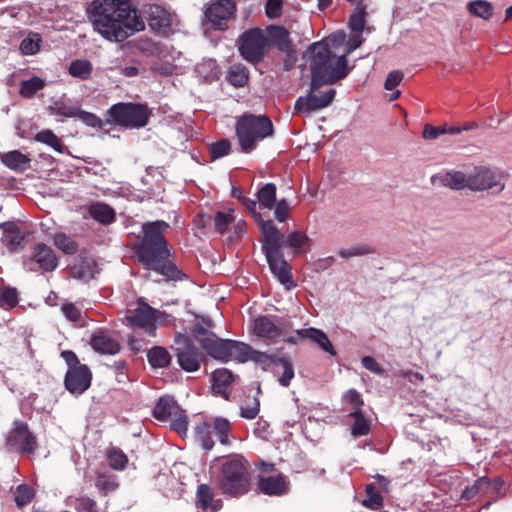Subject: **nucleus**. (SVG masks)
Returning a JSON list of instances; mask_svg holds the SVG:
<instances>
[{
  "label": "nucleus",
  "instance_id": "f257e3e1",
  "mask_svg": "<svg viewBox=\"0 0 512 512\" xmlns=\"http://www.w3.org/2000/svg\"><path fill=\"white\" fill-rule=\"evenodd\" d=\"M87 12L94 30L111 42H123L145 29L138 10L129 0H94Z\"/></svg>",
  "mask_w": 512,
  "mask_h": 512
},
{
  "label": "nucleus",
  "instance_id": "f03ea898",
  "mask_svg": "<svg viewBox=\"0 0 512 512\" xmlns=\"http://www.w3.org/2000/svg\"><path fill=\"white\" fill-rule=\"evenodd\" d=\"M169 228V224L162 220L144 223L135 254L146 269L158 272L167 281H183L187 275L169 260L171 253L165 238Z\"/></svg>",
  "mask_w": 512,
  "mask_h": 512
},
{
  "label": "nucleus",
  "instance_id": "7ed1b4c3",
  "mask_svg": "<svg viewBox=\"0 0 512 512\" xmlns=\"http://www.w3.org/2000/svg\"><path fill=\"white\" fill-rule=\"evenodd\" d=\"M344 36L331 35L330 37L312 43L308 51L311 52L310 71L312 88H321L323 85H333L346 78L352 68L348 66L346 56H337L331 50V45L342 43Z\"/></svg>",
  "mask_w": 512,
  "mask_h": 512
},
{
  "label": "nucleus",
  "instance_id": "20e7f679",
  "mask_svg": "<svg viewBox=\"0 0 512 512\" xmlns=\"http://www.w3.org/2000/svg\"><path fill=\"white\" fill-rule=\"evenodd\" d=\"M251 477L247 460L239 454L222 458L217 486L224 494L240 497L250 490Z\"/></svg>",
  "mask_w": 512,
  "mask_h": 512
},
{
  "label": "nucleus",
  "instance_id": "39448f33",
  "mask_svg": "<svg viewBox=\"0 0 512 512\" xmlns=\"http://www.w3.org/2000/svg\"><path fill=\"white\" fill-rule=\"evenodd\" d=\"M267 226V229L263 228L262 251L271 272L286 289L290 290L296 284L292 278L291 267L281 252L283 235L278 228H272L271 225Z\"/></svg>",
  "mask_w": 512,
  "mask_h": 512
},
{
  "label": "nucleus",
  "instance_id": "423d86ee",
  "mask_svg": "<svg viewBox=\"0 0 512 512\" xmlns=\"http://www.w3.org/2000/svg\"><path fill=\"white\" fill-rule=\"evenodd\" d=\"M235 131L241 151L249 154L259 141L273 135L274 126L266 115L244 114L238 118Z\"/></svg>",
  "mask_w": 512,
  "mask_h": 512
},
{
  "label": "nucleus",
  "instance_id": "0eeeda50",
  "mask_svg": "<svg viewBox=\"0 0 512 512\" xmlns=\"http://www.w3.org/2000/svg\"><path fill=\"white\" fill-rule=\"evenodd\" d=\"M151 116L152 112L145 103L119 102L106 111L105 123L124 129H140L148 124Z\"/></svg>",
  "mask_w": 512,
  "mask_h": 512
},
{
  "label": "nucleus",
  "instance_id": "6e6552de",
  "mask_svg": "<svg viewBox=\"0 0 512 512\" xmlns=\"http://www.w3.org/2000/svg\"><path fill=\"white\" fill-rule=\"evenodd\" d=\"M237 48L240 56L246 62L257 66L269 54L271 41L263 29L254 27L239 36Z\"/></svg>",
  "mask_w": 512,
  "mask_h": 512
},
{
  "label": "nucleus",
  "instance_id": "1a4fd4ad",
  "mask_svg": "<svg viewBox=\"0 0 512 512\" xmlns=\"http://www.w3.org/2000/svg\"><path fill=\"white\" fill-rule=\"evenodd\" d=\"M39 447L37 436L30 430L29 424L15 419L5 437V449L20 455L31 456Z\"/></svg>",
  "mask_w": 512,
  "mask_h": 512
},
{
  "label": "nucleus",
  "instance_id": "9d476101",
  "mask_svg": "<svg viewBox=\"0 0 512 512\" xmlns=\"http://www.w3.org/2000/svg\"><path fill=\"white\" fill-rule=\"evenodd\" d=\"M152 414L159 421H169L171 429L181 436L186 435L189 425L188 416L173 396L160 397Z\"/></svg>",
  "mask_w": 512,
  "mask_h": 512
},
{
  "label": "nucleus",
  "instance_id": "9b49d317",
  "mask_svg": "<svg viewBox=\"0 0 512 512\" xmlns=\"http://www.w3.org/2000/svg\"><path fill=\"white\" fill-rule=\"evenodd\" d=\"M174 342L173 350L179 366L186 372L198 371L205 357L193 340L178 333L175 335Z\"/></svg>",
  "mask_w": 512,
  "mask_h": 512
},
{
  "label": "nucleus",
  "instance_id": "f8f14e48",
  "mask_svg": "<svg viewBox=\"0 0 512 512\" xmlns=\"http://www.w3.org/2000/svg\"><path fill=\"white\" fill-rule=\"evenodd\" d=\"M320 88H312V80L310 81L309 90L305 96H300L295 102V113L301 115H310L312 112L328 107L334 100L336 90L333 88L327 89L320 95L317 91Z\"/></svg>",
  "mask_w": 512,
  "mask_h": 512
},
{
  "label": "nucleus",
  "instance_id": "ddd939ff",
  "mask_svg": "<svg viewBox=\"0 0 512 512\" xmlns=\"http://www.w3.org/2000/svg\"><path fill=\"white\" fill-rule=\"evenodd\" d=\"M58 257L55 251L44 243H37L32 255L23 262L24 267L33 272H53L58 267Z\"/></svg>",
  "mask_w": 512,
  "mask_h": 512
},
{
  "label": "nucleus",
  "instance_id": "4468645a",
  "mask_svg": "<svg viewBox=\"0 0 512 512\" xmlns=\"http://www.w3.org/2000/svg\"><path fill=\"white\" fill-rule=\"evenodd\" d=\"M502 179L501 172L486 166H476L468 174V189L473 192H483L499 186V190L502 191L505 188V185L501 183Z\"/></svg>",
  "mask_w": 512,
  "mask_h": 512
},
{
  "label": "nucleus",
  "instance_id": "2eb2a0df",
  "mask_svg": "<svg viewBox=\"0 0 512 512\" xmlns=\"http://www.w3.org/2000/svg\"><path fill=\"white\" fill-rule=\"evenodd\" d=\"M235 11L236 5L232 0H217L206 9L205 16L213 29L224 31Z\"/></svg>",
  "mask_w": 512,
  "mask_h": 512
},
{
  "label": "nucleus",
  "instance_id": "dca6fc26",
  "mask_svg": "<svg viewBox=\"0 0 512 512\" xmlns=\"http://www.w3.org/2000/svg\"><path fill=\"white\" fill-rule=\"evenodd\" d=\"M92 372L87 365H80L74 369H68L64 385L67 391L73 395H81L91 386Z\"/></svg>",
  "mask_w": 512,
  "mask_h": 512
},
{
  "label": "nucleus",
  "instance_id": "f3484780",
  "mask_svg": "<svg viewBox=\"0 0 512 512\" xmlns=\"http://www.w3.org/2000/svg\"><path fill=\"white\" fill-rule=\"evenodd\" d=\"M160 312L150 305L143 303L134 309L132 315L127 316L128 323L133 327L144 329L149 335L156 334V316Z\"/></svg>",
  "mask_w": 512,
  "mask_h": 512
},
{
  "label": "nucleus",
  "instance_id": "a211bd4d",
  "mask_svg": "<svg viewBox=\"0 0 512 512\" xmlns=\"http://www.w3.org/2000/svg\"><path fill=\"white\" fill-rule=\"evenodd\" d=\"M198 343L202 349L213 359L228 362L229 361V347L231 340L221 339L214 333H210L206 337L198 338Z\"/></svg>",
  "mask_w": 512,
  "mask_h": 512
},
{
  "label": "nucleus",
  "instance_id": "6ab92c4d",
  "mask_svg": "<svg viewBox=\"0 0 512 512\" xmlns=\"http://www.w3.org/2000/svg\"><path fill=\"white\" fill-rule=\"evenodd\" d=\"M148 24L154 32L161 36H168L172 31V15L159 5L151 7Z\"/></svg>",
  "mask_w": 512,
  "mask_h": 512
},
{
  "label": "nucleus",
  "instance_id": "aec40b11",
  "mask_svg": "<svg viewBox=\"0 0 512 512\" xmlns=\"http://www.w3.org/2000/svg\"><path fill=\"white\" fill-rule=\"evenodd\" d=\"M90 345L99 354L114 355L120 350V343L104 329H98L92 334Z\"/></svg>",
  "mask_w": 512,
  "mask_h": 512
},
{
  "label": "nucleus",
  "instance_id": "412c9836",
  "mask_svg": "<svg viewBox=\"0 0 512 512\" xmlns=\"http://www.w3.org/2000/svg\"><path fill=\"white\" fill-rule=\"evenodd\" d=\"M252 332L255 336L274 341L283 335L280 325L269 316H258L253 320Z\"/></svg>",
  "mask_w": 512,
  "mask_h": 512
},
{
  "label": "nucleus",
  "instance_id": "4be33fe9",
  "mask_svg": "<svg viewBox=\"0 0 512 512\" xmlns=\"http://www.w3.org/2000/svg\"><path fill=\"white\" fill-rule=\"evenodd\" d=\"M259 492L269 496H281L288 492V482L284 475L277 476H259Z\"/></svg>",
  "mask_w": 512,
  "mask_h": 512
},
{
  "label": "nucleus",
  "instance_id": "5701e85b",
  "mask_svg": "<svg viewBox=\"0 0 512 512\" xmlns=\"http://www.w3.org/2000/svg\"><path fill=\"white\" fill-rule=\"evenodd\" d=\"M212 390L215 394L229 400V387L234 380L233 373L226 369H216L211 376Z\"/></svg>",
  "mask_w": 512,
  "mask_h": 512
},
{
  "label": "nucleus",
  "instance_id": "b1692460",
  "mask_svg": "<svg viewBox=\"0 0 512 512\" xmlns=\"http://www.w3.org/2000/svg\"><path fill=\"white\" fill-rule=\"evenodd\" d=\"M266 34L271 45L273 44L280 52L295 47L289 31L283 26L270 25L266 29Z\"/></svg>",
  "mask_w": 512,
  "mask_h": 512
},
{
  "label": "nucleus",
  "instance_id": "393cba45",
  "mask_svg": "<svg viewBox=\"0 0 512 512\" xmlns=\"http://www.w3.org/2000/svg\"><path fill=\"white\" fill-rule=\"evenodd\" d=\"M197 503L203 510L219 511L222 506L221 499H215L212 488L207 484H200L196 492Z\"/></svg>",
  "mask_w": 512,
  "mask_h": 512
},
{
  "label": "nucleus",
  "instance_id": "a878e982",
  "mask_svg": "<svg viewBox=\"0 0 512 512\" xmlns=\"http://www.w3.org/2000/svg\"><path fill=\"white\" fill-rule=\"evenodd\" d=\"M0 229L3 231L2 240L10 250L14 251L21 246L25 236L17 224L14 222H3L0 224Z\"/></svg>",
  "mask_w": 512,
  "mask_h": 512
},
{
  "label": "nucleus",
  "instance_id": "bb28decb",
  "mask_svg": "<svg viewBox=\"0 0 512 512\" xmlns=\"http://www.w3.org/2000/svg\"><path fill=\"white\" fill-rule=\"evenodd\" d=\"M1 162L11 170L23 172L29 167L31 160L19 150H13L2 154Z\"/></svg>",
  "mask_w": 512,
  "mask_h": 512
},
{
  "label": "nucleus",
  "instance_id": "cd10ccee",
  "mask_svg": "<svg viewBox=\"0 0 512 512\" xmlns=\"http://www.w3.org/2000/svg\"><path fill=\"white\" fill-rule=\"evenodd\" d=\"M443 186L452 190L468 189V175L462 171L451 170L439 176Z\"/></svg>",
  "mask_w": 512,
  "mask_h": 512
},
{
  "label": "nucleus",
  "instance_id": "c85d7f7f",
  "mask_svg": "<svg viewBox=\"0 0 512 512\" xmlns=\"http://www.w3.org/2000/svg\"><path fill=\"white\" fill-rule=\"evenodd\" d=\"M89 215L103 225H109L115 221L114 209L108 204L96 202L90 205Z\"/></svg>",
  "mask_w": 512,
  "mask_h": 512
},
{
  "label": "nucleus",
  "instance_id": "c756f323",
  "mask_svg": "<svg viewBox=\"0 0 512 512\" xmlns=\"http://www.w3.org/2000/svg\"><path fill=\"white\" fill-rule=\"evenodd\" d=\"M304 336H306L311 342L317 344L319 348L329 355L336 356L337 353L334 346L322 330L313 327L304 328Z\"/></svg>",
  "mask_w": 512,
  "mask_h": 512
},
{
  "label": "nucleus",
  "instance_id": "7c9ffc66",
  "mask_svg": "<svg viewBox=\"0 0 512 512\" xmlns=\"http://www.w3.org/2000/svg\"><path fill=\"white\" fill-rule=\"evenodd\" d=\"M226 78L232 86L240 88L248 83L250 73L244 64L236 63L229 67Z\"/></svg>",
  "mask_w": 512,
  "mask_h": 512
},
{
  "label": "nucleus",
  "instance_id": "2f4dec72",
  "mask_svg": "<svg viewBox=\"0 0 512 512\" xmlns=\"http://www.w3.org/2000/svg\"><path fill=\"white\" fill-rule=\"evenodd\" d=\"M349 416L354 419L351 426V435L355 438L367 436L371 432L370 420L365 418L362 410H354Z\"/></svg>",
  "mask_w": 512,
  "mask_h": 512
},
{
  "label": "nucleus",
  "instance_id": "473e14b6",
  "mask_svg": "<svg viewBox=\"0 0 512 512\" xmlns=\"http://www.w3.org/2000/svg\"><path fill=\"white\" fill-rule=\"evenodd\" d=\"M147 359L153 368H166L171 364V355L162 346H154L147 353Z\"/></svg>",
  "mask_w": 512,
  "mask_h": 512
},
{
  "label": "nucleus",
  "instance_id": "72a5a7b5",
  "mask_svg": "<svg viewBox=\"0 0 512 512\" xmlns=\"http://www.w3.org/2000/svg\"><path fill=\"white\" fill-rule=\"evenodd\" d=\"M277 187L274 183H266L256 192V199L260 207L271 210L276 204Z\"/></svg>",
  "mask_w": 512,
  "mask_h": 512
},
{
  "label": "nucleus",
  "instance_id": "f704fd0d",
  "mask_svg": "<svg viewBox=\"0 0 512 512\" xmlns=\"http://www.w3.org/2000/svg\"><path fill=\"white\" fill-rule=\"evenodd\" d=\"M467 11L474 17L489 20L494 14V6L486 0H473L467 4Z\"/></svg>",
  "mask_w": 512,
  "mask_h": 512
},
{
  "label": "nucleus",
  "instance_id": "c9c22d12",
  "mask_svg": "<svg viewBox=\"0 0 512 512\" xmlns=\"http://www.w3.org/2000/svg\"><path fill=\"white\" fill-rule=\"evenodd\" d=\"M240 203L246 208V210L252 215L255 222L257 223L261 234L263 235V228L267 229V225H271L272 228H277L272 220H264L261 214L257 211L259 205L257 199H252L247 196H243Z\"/></svg>",
  "mask_w": 512,
  "mask_h": 512
},
{
  "label": "nucleus",
  "instance_id": "e433bc0d",
  "mask_svg": "<svg viewBox=\"0 0 512 512\" xmlns=\"http://www.w3.org/2000/svg\"><path fill=\"white\" fill-rule=\"evenodd\" d=\"M68 72L72 77L86 81L91 78L93 65L87 59H76L70 63Z\"/></svg>",
  "mask_w": 512,
  "mask_h": 512
},
{
  "label": "nucleus",
  "instance_id": "4c0bfd02",
  "mask_svg": "<svg viewBox=\"0 0 512 512\" xmlns=\"http://www.w3.org/2000/svg\"><path fill=\"white\" fill-rule=\"evenodd\" d=\"M366 9V4L360 0L348 20L350 29L358 34L363 32L366 25Z\"/></svg>",
  "mask_w": 512,
  "mask_h": 512
},
{
  "label": "nucleus",
  "instance_id": "58836bf2",
  "mask_svg": "<svg viewBox=\"0 0 512 512\" xmlns=\"http://www.w3.org/2000/svg\"><path fill=\"white\" fill-rule=\"evenodd\" d=\"M212 433V427L207 422H201L196 426L195 439L205 450H211L214 447Z\"/></svg>",
  "mask_w": 512,
  "mask_h": 512
},
{
  "label": "nucleus",
  "instance_id": "ea45409f",
  "mask_svg": "<svg viewBox=\"0 0 512 512\" xmlns=\"http://www.w3.org/2000/svg\"><path fill=\"white\" fill-rule=\"evenodd\" d=\"M366 498L362 500V505L368 509L378 510L383 506L384 499L373 483L365 487Z\"/></svg>",
  "mask_w": 512,
  "mask_h": 512
},
{
  "label": "nucleus",
  "instance_id": "a19ab883",
  "mask_svg": "<svg viewBox=\"0 0 512 512\" xmlns=\"http://www.w3.org/2000/svg\"><path fill=\"white\" fill-rule=\"evenodd\" d=\"M252 349L253 348L249 344L231 340V346L229 347V361L232 359L242 363L249 361Z\"/></svg>",
  "mask_w": 512,
  "mask_h": 512
},
{
  "label": "nucleus",
  "instance_id": "79ce46f5",
  "mask_svg": "<svg viewBox=\"0 0 512 512\" xmlns=\"http://www.w3.org/2000/svg\"><path fill=\"white\" fill-rule=\"evenodd\" d=\"M211 427L212 432L216 435L222 445L230 444L229 434L231 432V423L227 419L217 417L214 419Z\"/></svg>",
  "mask_w": 512,
  "mask_h": 512
},
{
  "label": "nucleus",
  "instance_id": "37998d69",
  "mask_svg": "<svg viewBox=\"0 0 512 512\" xmlns=\"http://www.w3.org/2000/svg\"><path fill=\"white\" fill-rule=\"evenodd\" d=\"M106 456L109 466L113 470H123L126 468L128 458L126 454L118 447H111L107 449Z\"/></svg>",
  "mask_w": 512,
  "mask_h": 512
},
{
  "label": "nucleus",
  "instance_id": "c03bdc74",
  "mask_svg": "<svg viewBox=\"0 0 512 512\" xmlns=\"http://www.w3.org/2000/svg\"><path fill=\"white\" fill-rule=\"evenodd\" d=\"M45 82L43 79L34 76L29 80L22 81L19 93L24 98H32L39 90L43 89Z\"/></svg>",
  "mask_w": 512,
  "mask_h": 512
},
{
  "label": "nucleus",
  "instance_id": "a18cd8bd",
  "mask_svg": "<svg viewBox=\"0 0 512 512\" xmlns=\"http://www.w3.org/2000/svg\"><path fill=\"white\" fill-rule=\"evenodd\" d=\"M54 245L67 255H74L78 251V244L65 233H57L53 237Z\"/></svg>",
  "mask_w": 512,
  "mask_h": 512
},
{
  "label": "nucleus",
  "instance_id": "49530a36",
  "mask_svg": "<svg viewBox=\"0 0 512 512\" xmlns=\"http://www.w3.org/2000/svg\"><path fill=\"white\" fill-rule=\"evenodd\" d=\"M275 365H281L283 368L282 375L278 378V382L282 387H288L291 380L294 378V367L291 360L287 357H280L275 359Z\"/></svg>",
  "mask_w": 512,
  "mask_h": 512
},
{
  "label": "nucleus",
  "instance_id": "de8ad7c7",
  "mask_svg": "<svg viewBox=\"0 0 512 512\" xmlns=\"http://www.w3.org/2000/svg\"><path fill=\"white\" fill-rule=\"evenodd\" d=\"M37 142L46 144L53 148L55 151L62 153L64 145L62 144L59 137L52 130H42L35 135Z\"/></svg>",
  "mask_w": 512,
  "mask_h": 512
},
{
  "label": "nucleus",
  "instance_id": "09e8293b",
  "mask_svg": "<svg viewBox=\"0 0 512 512\" xmlns=\"http://www.w3.org/2000/svg\"><path fill=\"white\" fill-rule=\"evenodd\" d=\"M35 496V491L27 484H20L14 491V500L19 508L28 505Z\"/></svg>",
  "mask_w": 512,
  "mask_h": 512
},
{
  "label": "nucleus",
  "instance_id": "8fccbe9b",
  "mask_svg": "<svg viewBox=\"0 0 512 512\" xmlns=\"http://www.w3.org/2000/svg\"><path fill=\"white\" fill-rule=\"evenodd\" d=\"M42 39L38 33H30L20 43V51L23 55H34L40 50Z\"/></svg>",
  "mask_w": 512,
  "mask_h": 512
},
{
  "label": "nucleus",
  "instance_id": "3c124183",
  "mask_svg": "<svg viewBox=\"0 0 512 512\" xmlns=\"http://www.w3.org/2000/svg\"><path fill=\"white\" fill-rule=\"evenodd\" d=\"M234 210L228 212L218 211L214 218V228L219 234H224L228 226L235 220Z\"/></svg>",
  "mask_w": 512,
  "mask_h": 512
},
{
  "label": "nucleus",
  "instance_id": "603ef678",
  "mask_svg": "<svg viewBox=\"0 0 512 512\" xmlns=\"http://www.w3.org/2000/svg\"><path fill=\"white\" fill-rule=\"evenodd\" d=\"M276 358H278V356L275 354H268L266 352L252 349L251 355L249 356V361L260 365L264 370H267L271 364H275Z\"/></svg>",
  "mask_w": 512,
  "mask_h": 512
},
{
  "label": "nucleus",
  "instance_id": "864d4df0",
  "mask_svg": "<svg viewBox=\"0 0 512 512\" xmlns=\"http://www.w3.org/2000/svg\"><path fill=\"white\" fill-rule=\"evenodd\" d=\"M95 486L97 489L102 492L104 495L108 494L109 492L114 491L118 484L115 481V477L111 475L106 474H98Z\"/></svg>",
  "mask_w": 512,
  "mask_h": 512
},
{
  "label": "nucleus",
  "instance_id": "5fc2aeb1",
  "mask_svg": "<svg viewBox=\"0 0 512 512\" xmlns=\"http://www.w3.org/2000/svg\"><path fill=\"white\" fill-rule=\"evenodd\" d=\"M310 242L309 237L304 232L294 231L287 236L286 245L300 251L306 244Z\"/></svg>",
  "mask_w": 512,
  "mask_h": 512
},
{
  "label": "nucleus",
  "instance_id": "6e6d98bb",
  "mask_svg": "<svg viewBox=\"0 0 512 512\" xmlns=\"http://www.w3.org/2000/svg\"><path fill=\"white\" fill-rule=\"evenodd\" d=\"M260 411V401L258 397L249 399L245 405L240 407V416L242 418L252 420L257 417Z\"/></svg>",
  "mask_w": 512,
  "mask_h": 512
},
{
  "label": "nucleus",
  "instance_id": "4d7b16f0",
  "mask_svg": "<svg viewBox=\"0 0 512 512\" xmlns=\"http://www.w3.org/2000/svg\"><path fill=\"white\" fill-rule=\"evenodd\" d=\"M73 505L77 512H98L96 501L88 496L75 498Z\"/></svg>",
  "mask_w": 512,
  "mask_h": 512
},
{
  "label": "nucleus",
  "instance_id": "13d9d810",
  "mask_svg": "<svg viewBox=\"0 0 512 512\" xmlns=\"http://www.w3.org/2000/svg\"><path fill=\"white\" fill-rule=\"evenodd\" d=\"M230 150H231L230 141L227 139H223V140L213 143L210 146V155H211L212 160H216L218 158L228 155Z\"/></svg>",
  "mask_w": 512,
  "mask_h": 512
},
{
  "label": "nucleus",
  "instance_id": "bf43d9fd",
  "mask_svg": "<svg viewBox=\"0 0 512 512\" xmlns=\"http://www.w3.org/2000/svg\"><path fill=\"white\" fill-rule=\"evenodd\" d=\"M374 253V249L366 244L357 245L349 249H341L338 255L342 258H350L354 256H362Z\"/></svg>",
  "mask_w": 512,
  "mask_h": 512
},
{
  "label": "nucleus",
  "instance_id": "052dcab7",
  "mask_svg": "<svg viewBox=\"0 0 512 512\" xmlns=\"http://www.w3.org/2000/svg\"><path fill=\"white\" fill-rule=\"evenodd\" d=\"M78 118L87 126L102 129L103 121L93 113L79 110Z\"/></svg>",
  "mask_w": 512,
  "mask_h": 512
},
{
  "label": "nucleus",
  "instance_id": "680f3d73",
  "mask_svg": "<svg viewBox=\"0 0 512 512\" xmlns=\"http://www.w3.org/2000/svg\"><path fill=\"white\" fill-rule=\"evenodd\" d=\"M61 311L64 316L71 322L77 323L82 320V312L73 303L63 304Z\"/></svg>",
  "mask_w": 512,
  "mask_h": 512
},
{
  "label": "nucleus",
  "instance_id": "e2e57ef3",
  "mask_svg": "<svg viewBox=\"0 0 512 512\" xmlns=\"http://www.w3.org/2000/svg\"><path fill=\"white\" fill-rule=\"evenodd\" d=\"M284 53V58L282 60V71H290L292 70L297 62V51L296 48H290L284 51H281Z\"/></svg>",
  "mask_w": 512,
  "mask_h": 512
},
{
  "label": "nucleus",
  "instance_id": "0e129e2a",
  "mask_svg": "<svg viewBox=\"0 0 512 512\" xmlns=\"http://www.w3.org/2000/svg\"><path fill=\"white\" fill-rule=\"evenodd\" d=\"M282 0H267L265 5L266 16L270 19L279 18L282 14Z\"/></svg>",
  "mask_w": 512,
  "mask_h": 512
},
{
  "label": "nucleus",
  "instance_id": "69168bd1",
  "mask_svg": "<svg viewBox=\"0 0 512 512\" xmlns=\"http://www.w3.org/2000/svg\"><path fill=\"white\" fill-rule=\"evenodd\" d=\"M0 301L9 307H15L18 304V292L16 288L7 287L0 294Z\"/></svg>",
  "mask_w": 512,
  "mask_h": 512
},
{
  "label": "nucleus",
  "instance_id": "338daca9",
  "mask_svg": "<svg viewBox=\"0 0 512 512\" xmlns=\"http://www.w3.org/2000/svg\"><path fill=\"white\" fill-rule=\"evenodd\" d=\"M289 215V204L286 199L276 201L274 206V216L279 222H284Z\"/></svg>",
  "mask_w": 512,
  "mask_h": 512
},
{
  "label": "nucleus",
  "instance_id": "774afa93",
  "mask_svg": "<svg viewBox=\"0 0 512 512\" xmlns=\"http://www.w3.org/2000/svg\"><path fill=\"white\" fill-rule=\"evenodd\" d=\"M344 399L354 407V410H362L361 407L363 406L364 402L361 394L357 390L349 389L346 392Z\"/></svg>",
  "mask_w": 512,
  "mask_h": 512
}]
</instances>
